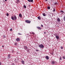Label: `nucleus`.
<instances>
[{"label":"nucleus","mask_w":65,"mask_h":65,"mask_svg":"<svg viewBox=\"0 0 65 65\" xmlns=\"http://www.w3.org/2000/svg\"><path fill=\"white\" fill-rule=\"evenodd\" d=\"M11 19L13 21H15V20H17V17H16V16L15 15H14V17L12 16Z\"/></svg>","instance_id":"1"},{"label":"nucleus","mask_w":65,"mask_h":65,"mask_svg":"<svg viewBox=\"0 0 65 65\" xmlns=\"http://www.w3.org/2000/svg\"><path fill=\"white\" fill-rule=\"evenodd\" d=\"M39 47H40V48H43V47H44V46L42 44H41L39 45Z\"/></svg>","instance_id":"2"},{"label":"nucleus","mask_w":65,"mask_h":65,"mask_svg":"<svg viewBox=\"0 0 65 65\" xmlns=\"http://www.w3.org/2000/svg\"><path fill=\"white\" fill-rule=\"evenodd\" d=\"M25 22L27 23H28V24H30L31 23V21H29L28 20H26L25 21Z\"/></svg>","instance_id":"3"},{"label":"nucleus","mask_w":65,"mask_h":65,"mask_svg":"<svg viewBox=\"0 0 65 65\" xmlns=\"http://www.w3.org/2000/svg\"><path fill=\"white\" fill-rule=\"evenodd\" d=\"M16 41H20V38H17V39H16L15 40Z\"/></svg>","instance_id":"4"},{"label":"nucleus","mask_w":65,"mask_h":65,"mask_svg":"<svg viewBox=\"0 0 65 65\" xmlns=\"http://www.w3.org/2000/svg\"><path fill=\"white\" fill-rule=\"evenodd\" d=\"M29 2H32L33 3V0H27Z\"/></svg>","instance_id":"5"},{"label":"nucleus","mask_w":65,"mask_h":65,"mask_svg":"<svg viewBox=\"0 0 65 65\" xmlns=\"http://www.w3.org/2000/svg\"><path fill=\"white\" fill-rule=\"evenodd\" d=\"M53 12H55V11H56V8H55L54 7L53 8Z\"/></svg>","instance_id":"6"},{"label":"nucleus","mask_w":65,"mask_h":65,"mask_svg":"<svg viewBox=\"0 0 65 65\" xmlns=\"http://www.w3.org/2000/svg\"><path fill=\"white\" fill-rule=\"evenodd\" d=\"M37 28L39 30H41V28L40 27H37Z\"/></svg>","instance_id":"7"},{"label":"nucleus","mask_w":65,"mask_h":65,"mask_svg":"<svg viewBox=\"0 0 65 65\" xmlns=\"http://www.w3.org/2000/svg\"><path fill=\"white\" fill-rule=\"evenodd\" d=\"M45 57L47 60H48L49 59V57L48 56H46Z\"/></svg>","instance_id":"8"},{"label":"nucleus","mask_w":65,"mask_h":65,"mask_svg":"<svg viewBox=\"0 0 65 65\" xmlns=\"http://www.w3.org/2000/svg\"><path fill=\"white\" fill-rule=\"evenodd\" d=\"M27 46H25L24 47V48L25 50H27Z\"/></svg>","instance_id":"9"},{"label":"nucleus","mask_w":65,"mask_h":65,"mask_svg":"<svg viewBox=\"0 0 65 65\" xmlns=\"http://www.w3.org/2000/svg\"><path fill=\"white\" fill-rule=\"evenodd\" d=\"M57 21L58 22H60L61 20H60V19L59 18H58L57 19Z\"/></svg>","instance_id":"10"},{"label":"nucleus","mask_w":65,"mask_h":65,"mask_svg":"<svg viewBox=\"0 0 65 65\" xmlns=\"http://www.w3.org/2000/svg\"><path fill=\"white\" fill-rule=\"evenodd\" d=\"M8 56V59H9L10 58V54H9Z\"/></svg>","instance_id":"11"},{"label":"nucleus","mask_w":65,"mask_h":65,"mask_svg":"<svg viewBox=\"0 0 65 65\" xmlns=\"http://www.w3.org/2000/svg\"><path fill=\"white\" fill-rule=\"evenodd\" d=\"M56 38L57 39H58L59 38V36H56Z\"/></svg>","instance_id":"12"},{"label":"nucleus","mask_w":65,"mask_h":65,"mask_svg":"<svg viewBox=\"0 0 65 65\" xmlns=\"http://www.w3.org/2000/svg\"><path fill=\"white\" fill-rule=\"evenodd\" d=\"M19 15L20 18L22 17V14H20Z\"/></svg>","instance_id":"13"},{"label":"nucleus","mask_w":65,"mask_h":65,"mask_svg":"<svg viewBox=\"0 0 65 65\" xmlns=\"http://www.w3.org/2000/svg\"><path fill=\"white\" fill-rule=\"evenodd\" d=\"M60 13H64V12L63 11L61 10L60 11Z\"/></svg>","instance_id":"14"},{"label":"nucleus","mask_w":65,"mask_h":65,"mask_svg":"<svg viewBox=\"0 0 65 65\" xmlns=\"http://www.w3.org/2000/svg\"><path fill=\"white\" fill-rule=\"evenodd\" d=\"M42 14L43 16H44L45 17L46 16V15H45V13H43Z\"/></svg>","instance_id":"15"},{"label":"nucleus","mask_w":65,"mask_h":65,"mask_svg":"<svg viewBox=\"0 0 65 65\" xmlns=\"http://www.w3.org/2000/svg\"><path fill=\"white\" fill-rule=\"evenodd\" d=\"M52 64H55V61H52Z\"/></svg>","instance_id":"16"},{"label":"nucleus","mask_w":65,"mask_h":65,"mask_svg":"<svg viewBox=\"0 0 65 65\" xmlns=\"http://www.w3.org/2000/svg\"><path fill=\"white\" fill-rule=\"evenodd\" d=\"M19 1H19V0H17V1H16V3H19Z\"/></svg>","instance_id":"17"},{"label":"nucleus","mask_w":65,"mask_h":65,"mask_svg":"<svg viewBox=\"0 0 65 65\" xmlns=\"http://www.w3.org/2000/svg\"><path fill=\"white\" fill-rule=\"evenodd\" d=\"M21 62H22V64H25V63H24V61H22Z\"/></svg>","instance_id":"18"},{"label":"nucleus","mask_w":65,"mask_h":65,"mask_svg":"<svg viewBox=\"0 0 65 65\" xmlns=\"http://www.w3.org/2000/svg\"><path fill=\"white\" fill-rule=\"evenodd\" d=\"M58 3L57 2L55 3H54V5H58Z\"/></svg>","instance_id":"19"},{"label":"nucleus","mask_w":65,"mask_h":65,"mask_svg":"<svg viewBox=\"0 0 65 65\" xmlns=\"http://www.w3.org/2000/svg\"><path fill=\"white\" fill-rule=\"evenodd\" d=\"M38 20H40V19H41V18H40V17L39 16L38 17Z\"/></svg>","instance_id":"20"},{"label":"nucleus","mask_w":65,"mask_h":65,"mask_svg":"<svg viewBox=\"0 0 65 65\" xmlns=\"http://www.w3.org/2000/svg\"><path fill=\"white\" fill-rule=\"evenodd\" d=\"M47 8L48 9H50L51 8H50V7L49 6H48L47 7Z\"/></svg>","instance_id":"21"},{"label":"nucleus","mask_w":65,"mask_h":65,"mask_svg":"<svg viewBox=\"0 0 65 65\" xmlns=\"http://www.w3.org/2000/svg\"><path fill=\"white\" fill-rule=\"evenodd\" d=\"M63 59H65V57L64 56H62Z\"/></svg>","instance_id":"22"},{"label":"nucleus","mask_w":65,"mask_h":65,"mask_svg":"<svg viewBox=\"0 0 65 65\" xmlns=\"http://www.w3.org/2000/svg\"><path fill=\"white\" fill-rule=\"evenodd\" d=\"M3 38H6V36H5V35H4L3 36Z\"/></svg>","instance_id":"23"},{"label":"nucleus","mask_w":65,"mask_h":65,"mask_svg":"<svg viewBox=\"0 0 65 65\" xmlns=\"http://www.w3.org/2000/svg\"><path fill=\"white\" fill-rule=\"evenodd\" d=\"M24 8H26V5H25L24 6Z\"/></svg>","instance_id":"24"},{"label":"nucleus","mask_w":65,"mask_h":65,"mask_svg":"<svg viewBox=\"0 0 65 65\" xmlns=\"http://www.w3.org/2000/svg\"><path fill=\"white\" fill-rule=\"evenodd\" d=\"M63 20L65 21V16L63 18Z\"/></svg>","instance_id":"25"},{"label":"nucleus","mask_w":65,"mask_h":65,"mask_svg":"<svg viewBox=\"0 0 65 65\" xmlns=\"http://www.w3.org/2000/svg\"><path fill=\"white\" fill-rule=\"evenodd\" d=\"M15 45H17V43L15 42L14 43Z\"/></svg>","instance_id":"26"},{"label":"nucleus","mask_w":65,"mask_h":65,"mask_svg":"<svg viewBox=\"0 0 65 65\" xmlns=\"http://www.w3.org/2000/svg\"><path fill=\"white\" fill-rule=\"evenodd\" d=\"M6 15L7 16H8V15H9V14L8 13H7L6 14Z\"/></svg>","instance_id":"27"},{"label":"nucleus","mask_w":65,"mask_h":65,"mask_svg":"<svg viewBox=\"0 0 65 65\" xmlns=\"http://www.w3.org/2000/svg\"><path fill=\"white\" fill-rule=\"evenodd\" d=\"M18 35H22V34H20V33H19L18 34Z\"/></svg>","instance_id":"28"},{"label":"nucleus","mask_w":65,"mask_h":65,"mask_svg":"<svg viewBox=\"0 0 65 65\" xmlns=\"http://www.w3.org/2000/svg\"><path fill=\"white\" fill-rule=\"evenodd\" d=\"M15 62H17V59H15Z\"/></svg>","instance_id":"29"},{"label":"nucleus","mask_w":65,"mask_h":65,"mask_svg":"<svg viewBox=\"0 0 65 65\" xmlns=\"http://www.w3.org/2000/svg\"><path fill=\"white\" fill-rule=\"evenodd\" d=\"M12 28H11L10 30L11 31H12Z\"/></svg>","instance_id":"30"},{"label":"nucleus","mask_w":65,"mask_h":65,"mask_svg":"<svg viewBox=\"0 0 65 65\" xmlns=\"http://www.w3.org/2000/svg\"><path fill=\"white\" fill-rule=\"evenodd\" d=\"M51 54H52V55H54V52H53Z\"/></svg>","instance_id":"31"},{"label":"nucleus","mask_w":65,"mask_h":65,"mask_svg":"<svg viewBox=\"0 0 65 65\" xmlns=\"http://www.w3.org/2000/svg\"><path fill=\"white\" fill-rule=\"evenodd\" d=\"M60 60H62V57H60Z\"/></svg>","instance_id":"32"},{"label":"nucleus","mask_w":65,"mask_h":65,"mask_svg":"<svg viewBox=\"0 0 65 65\" xmlns=\"http://www.w3.org/2000/svg\"><path fill=\"white\" fill-rule=\"evenodd\" d=\"M63 47H61V49H63Z\"/></svg>","instance_id":"33"},{"label":"nucleus","mask_w":65,"mask_h":65,"mask_svg":"<svg viewBox=\"0 0 65 65\" xmlns=\"http://www.w3.org/2000/svg\"><path fill=\"white\" fill-rule=\"evenodd\" d=\"M41 26L42 27H43V25H41Z\"/></svg>","instance_id":"34"},{"label":"nucleus","mask_w":65,"mask_h":65,"mask_svg":"<svg viewBox=\"0 0 65 65\" xmlns=\"http://www.w3.org/2000/svg\"><path fill=\"white\" fill-rule=\"evenodd\" d=\"M36 51H39V50H36Z\"/></svg>","instance_id":"35"},{"label":"nucleus","mask_w":65,"mask_h":65,"mask_svg":"<svg viewBox=\"0 0 65 65\" xmlns=\"http://www.w3.org/2000/svg\"><path fill=\"white\" fill-rule=\"evenodd\" d=\"M12 65H14V63H12Z\"/></svg>","instance_id":"36"},{"label":"nucleus","mask_w":65,"mask_h":65,"mask_svg":"<svg viewBox=\"0 0 65 65\" xmlns=\"http://www.w3.org/2000/svg\"><path fill=\"white\" fill-rule=\"evenodd\" d=\"M0 65H1V62H0Z\"/></svg>","instance_id":"37"},{"label":"nucleus","mask_w":65,"mask_h":65,"mask_svg":"<svg viewBox=\"0 0 65 65\" xmlns=\"http://www.w3.org/2000/svg\"><path fill=\"white\" fill-rule=\"evenodd\" d=\"M5 1H7V0H4Z\"/></svg>","instance_id":"38"},{"label":"nucleus","mask_w":65,"mask_h":65,"mask_svg":"<svg viewBox=\"0 0 65 65\" xmlns=\"http://www.w3.org/2000/svg\"><path fill=\"white\" fill-rule=\"evenodd\" d=\"M46 1H47V0H45Z\"/></svg>","instance_id":"39"},{"label":"nucleus","mask_w":65,"mask_h":65,"mask_svg":"<svg viewBox=\"0 0 65 65\" xmlns=\"http://www.w3.org/2000/svg\"><path fill=\"white\" fill-rule=\"evenodd\" d=\"M2 47H4V46L3 45L2 46Z\"/></svg>","instance_id":"40"},{"label":"nucleus","mask_w":65,"mask_h":65,"mask_svg":"<svg viewBox=\"0 0 65 65\" xmlns=\"http://www.w3.org/2000/svg\"><path fill=\"white\" fill-rule=\"evenodd\" d=\"M44 33L45 34V33H46L45 32H44Z\"/></svg>","instance_id":"41"},{"label":"nucleus","mask_w":65,"mask_h":65,"mask_svg":"<svg viewBox=\"0 0 65 65\" xmlns=\"http://www.w3.org/2000/svg\"><path fill=\"white\" fill-rule=\"evenodd\" d=\"M54 35H55V36H56V34H54Z\"/></svg>","instance_id":"42"}]
</instances>
